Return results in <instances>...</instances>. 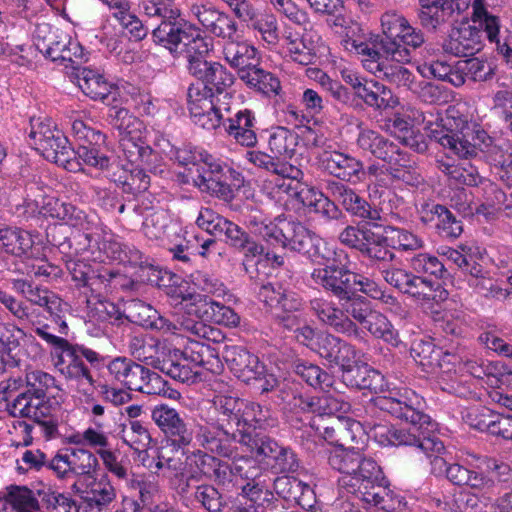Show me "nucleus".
Instances as JSON below:
<instances>
[{
	"label": "nucleus",
	"mask_w": 512,
	"mask_h": 512,
	"mask_svg": "<svg viewBox=\"0 0 512 512\" xmlns=\"http://www.w3.org/2000/svg\"><path fill=\"white\" fill-rule=\"evenodd\" d=\"M423 406L424 399L410 391H406L400 400L393 398L386 401L384 407L406 421L409 427L377 426L371 431L372 436L381 446H415L431 459L434 474H445L454 485H466L478 493H491L495 486L492 479L470 467L458 463L447 464L441 456L445 446L434 434L437 424L422 412Z\"/></svg>",
	"instance_id": "1"
},
{
	"label": "nucleus",
	"mask_w": 512,
	"mask_h": 512,
	"mask_svg": "<svg viewBox=\"0 0 512 512\" xmlns=\"http://www.w3.org/2000/svg\"><path fill=\"white\" fill-rule=\"evenodd\" d=\"M434 108L419 112L410 109L409 117L417 124H423L427 136L436 141L448 153L460 158L486 153L488 161L499 171V177L512 183V152L492 145V139L475 123L468 121L455 107H449L444 116L434 113Z\"/></svg>",
	"instance_id": "2"
},
{
	"label": "nucleus",
	"mask_w": 512,
	"mask_h": 512,
	"mask_svg": "<svg viewBox=\"0 0 512 512\" xmlns=\"http://www.w3.org/2000/svg\"><path fill=\"white\" fill-rule=\"evenodd\" d=\"M381 40L383 54L369 44L347 39L344 46L361 56L363 67L370 73L383 76L398 86H410L412 73L402 64L410 62L412 51L424 43L421 30L410 25L409 21L396 12H386L381 17Z\"/></svg>",
	"instance_id": "3"
},
{
	"label": "nucleus",
	"mask_w": 512,
	"mask_h": 512,
	"mask_svg": "<svg viewBox=\"0 0 512 512\" xmlns=\"http://www.w3.org/2000/svg\"><path fill=\"white\" fill-rule=\"evenodd\" d=\"M411 356L427 373L436 377L443 391L462 398L476 397V394L463 384L464 375L460 374L463 370L492 388H512V370L500 361L478 357L461 362L457 355L443 352L429 340L414 341Z\"/></svg>",
	"instance_id": "4"
},
{
	"label": "nucleus",
	"mask_w": 512,
	"mask_h": 512,
	"mask_svg": "<svg viewBox=\"0 0 512 512\" xmlns=\"http://www.w3.org/2000/svg\"><path fill=\"white\" fill-rule=\"evenodd\" d=\"M246 225L252 234L268 244L307 254L313 261L324 266L347 259L343 251H335L324 239L305 226L285 217L279 216L271 220L262 211L252 209L246 217Z\"/></svg>",
	"instance_id": "5"
},
{
	"label": "nucleus",
	"mask_w": 512,
	"mask_h": 512,
	"mask_svg": "<svg viewBox=\"0 0 512 512\" xmlns=\"http://www.w3.org/2000/svg\"><path fill=\"white\" fill-rule=\"evenodd\" d=\"M168 295L171 298V304L179 310L176 321L183 331L191 335L216 341L219 331L205 324L204 321L227 327H235L239 324V316L230 307L212 301L201 294L187 291L182 285L170 288Z\"/></svg>",
	"instance_id": "6"
},
{
	"label": "nucleus",
	"mask_w": 512,
	"mask_h": 512,
	"mask_svg": "<svg viewBox=\"0 0 512 512\" xmlns=\"http://www.w3.org/2000/svg\"><path fill=\"white\" fill-rule=\"evenodd\" d=\"M244 405V400L231 391L218 392L212 399L201 423L197 425L196 441L205 450L220 457H230L235 453L236 433L233 423Z\"/></svg>",
	"instance_id": "7"
},
{
	"label": "nucleus",
	"mask_w": 512,
	"mask_h": 512,
	"mask_svg": "<svg viewBox=\"0 0 512 512\" xmlns=\"http://www.w3.org/2000/svg\"><path fill=\"white\" fill-rule=\"evenodd\" d=\"M137 357L146 365L158 369L183 383H194L201 374L200 368L212 373H217L222 368L215 349L201 341L192 339L188 340L183 350L174 349L163 360L140 352H138Z\"/></svg>",
	"instance_id": "8"
},
{
	"label": "nucleus",
	"mask_w": 512,
	"mask_h": 512,
	"mask_svg": "<svg viewBox=\"0 0 512 512\" xmlns=\"http://www.w3.org/2000/svg\"><path fill=\"white\" fill-rule=\"evenodd\" d=\"M53 390L58 389L52 375L40 370L31 371L26 375L25 389L7 404V411L13 417H27L37 423H50L60 405Z\"/></svg>",
	"instance_id": "9"
},
{
	"label": "nucleus",
	"mask_w": 512,
	"mask_h": 512,
	"mask_svg": "<svg viewBox=\"0 0 512 512\" xmlns=\"http://www.w3.org/2000/svg\"><path fill=\"white\" fill-rule=\"evenodd\" d=\"M332 469L341 473L339 487L356 496L361 489L371 487L373 481L381 479V468L375 460L366 457L359 449L334 446L328 455Z\"/></svg>",
	"instance_id": "10"
},
{
	"label": "nucleus",
	"mask_w": 512,
	"mask_h": 512,
	"mask_svg": "<svg viewBox=\"0 0 512 512\" xmlns=\"http://www.w3.org/2000/svg\"><path fill=\"white\" fill-rule=\"evenodd\" d=\"M357 146L386 162L387 170L393 179L411 186L420 183L421 176L415 167V162L407 153L377 131L359 125Z\"/></svg>",
	"instance_id": "11"
},
{
	"label": "nucleus",
	"mask_w": 512,
	"mask_h": 512,
	"mask_svg": "<svg viewBox=\"0 0 512 512\" xmlns=\"http://www.w3.org/2000/svg\"><path fill=\"white\" fill-rule=\"evenodd\" d=\"M109 123L119 133V144L124 158L130 164H150L153 150L146 144L145 124L128 109L112 105L108 112Z\"/></svg>",
	"instance_id": "12"
},
{
	"label": "nucleus",
	"mask_w": 512,
	"mask_h": 512,
	"mask_svg": "<svg viewBox=\"0 0 512 512\" xmlns=\"http://www.w3.org/2000/svg\"><path fill=\"white\" fill-rule=\"evenodd\" d=\"M383 277L388 284L407 294L424 311L431 314L438 315L437 307L449 296L448 291L440 283L401 268L385 270Z\"/></svg>",
	"instance_id": "13"
},
{
	"label": "nucleus",
	"mask_w": 512,
	"mask_h": 512,
	"mask_svg": "<svg viewBox=\"0 0 512 512\" xmlns=\"http://www.w3.org/2000/svg\"><path fill=\"white\" fill-rule=\"evenodd\" d=\"M201 166L193 171L190 184L224 201L232 200L234 191L244 182L241 173L213 155L205 156Z\"/></svg>",
	"instance_id": "14"
},
{
	"label": "nucleus",
	"mask_w": 512,
	"mask_h": 512,
	"mask_svg": "<svg viewBox=\"0 0 512 512\" xmlns=\"http://www.w3.org/2000/svg\"><path fill=\"white\" fill-rule=\"evenodd\" d=\"M326 392L329 393L327 389ZM295 405L299 406L303 411L315 413L319 416H333V419L337 422L338 430L344 429L350 433L352 440L366 435L368 438L378 443L372 436L371 431L377 426L389 425L388 423H371L367 421L362 423L349 415H345L350 410V404L344 401L342 397H335L331 394L323 395L318 398L300 397Z\"/></svg>",
	"instance_id": "15"
},
{
	"label": "nucleus",
	"mask_w": 512,
	"mask_h": 512,
	"mask_svg": "<svg viewBox=\"0 0 512 512\" xmlns=\"http://www.w3.org/2000/svg\"><path fill=\"white\" fill-rule=\"evenodd\" d=\"M30 144L48 161L67 170L74 168L75 151L67 137L47 117L32 118L29 132Z\"/></svg>",
	"instance_id": "16"
},
{
	"label": "nucleus",
	"mask_w": 512,
	"mask_h": 512,
	"mask_svg": "<svg viewBox=\"0 0 512 512\" xmlns=\"http://www.w3.org/2000/svg\"><path fill=\"white\" fill-rule=\"evenodd\" d=\"M281 46L284 56L299 65H309L315 59L322 65H337V56L317 32L308 31L300 36L286 30Z\"/></svg>",
	"instance_id": "17"
},
{
	"label": "nucleus",
	"mask_w": 512,
	"mask_h": 512,
	"mask_svg": "<svg viewBox=\"0 0 512 512\" xmlns=\"http://www.w3.org/2000/svg\"><path fill=\"white\" fill-rule=\"evenodd\" d=\"M229 368L241 381L255 382L262 392L273 390L279 383L273 373H268L257 356L240 346L226 347L223 355Z\"/></svg>",
	"instance_id": "18"
},
{
	"label": "nucleus",
	"mask_w": 512,
	"mask_h": 512,
	"mask_svg": "<svg viewBox=\"0 0 512 512\" xmlns=\"http://www.w3.org/2000/svg\"><path fill=\"white\" fill-rule=\"evenodd\" d=\"M55 369L69 382L70 386L83 395H90L95 380L82 360L78 345L65 341L56 350L51 351Z\"/></svg>",
	"instance_id": "19"
},
{
	"label": "nucleus",
	"mask_w": 512,
	"mask_h": 512,
	"mask_svg": "<svg viewBox=\"0 0 512 512\" xmlns=\"http://www.w3.org/2000/svg\"><path fill=\"white\" fill-rule=\"evenodd\" d=\"M91 120L74 118L71 123V134L79 147L75 155L86 165L96 169H107L110 165V158L102 150L106 137L98 129L90 124Z\"/></svg>",
	"instance_id": "20"
},
{
	"label": "nucleus",
	"mask_w": 512,
	"mask_h": 512,
	"mask_svg": "<svg viewBox=\"0 0 512 512\" xmlns=\"http://www.w3.org/2000/svg\"><path fill=\"white\" fill-rule=\"evenodd\" d=\"M259 297L287 329L300 324L299 316L292 314L303 306L302 298L296 292L269 283L261 287Z\"/></svg>",
	"instance_id": "21"
},
{
	"label": "nucleus",
	"mask_w": 512,
	"mask_h": 512,
	"mask_svg": "<svg viewBox=\"0 0 512 512\" xmlns=\"http://www.w3.org/2000/svg\"><path fill=\"white\" fill-rule=\"evenodd\" d=\"M345 381L349 383L352 387H356L359 389H369L375 393H383V395L378 396L376 398V405L384 411H387L391 415L399 418L396 414L392 413L388 408L384 407V403L388 400L398 399L403 397V394L406 391H410L414 393L413 390L403 387V388H390L389 385L385 382L383 375L377 370L367 366H356L354 368L353 373L348 375H343ZM415 394H417L415 392Z\"/></svg>",
	"instance_id": "22"
},
{
	"label": "nucleus",
	"mask_w": 512,
	"mask_h": 512,
	"mask_svg": "<svg viewBox=\"0 0 512 512\" xmlns=\"http://www.w3.org/2000/svg\"><path fill=\"white\" fill-rule=\"evenodd\" d=\"M188 110L193 123L205 130L221 128L224 114L217 108L205 87L191 84L188 89Z\"/></svg>",
	"instance_id": "23"
},
{
	"label": "nucleus",
	"mask_w": 512,
	"mask_h": 512,
	"mask_svg": "<svg viewBox=\"0 0 512 512\" xmlns=\"http://www.w3.org/2000/svg\"><path fill=\"white\" fill-rule=\"evenodd\" d=\"M91 239L84 234L88 242L87 253L91 254L92 261L105 263L106 261H118L124 263L128 260L127 252L123 249L118 239L99 224L93 216V225L90 229Z\"/></svg>",
	"instance_id": "24"
},
{
	"label": "nucleus",
	"mask_w": 512,
	"mask_h": 512,
	"mask_svg": "<svg viewBox=\"0 0 512 512\" xmlns=\"http://www.w3.org/2000/svg\"><path fill=\"white\" fill-rule=\"evenodd\" d=\"M172 450L170 446L146 450L139 455V459L144 467L168 478L174 486L181 487L186 477L185 467L179 457L170 456Z\"/></svg>",
	"instance_id": "25"
},
{
	"label": "nucleus",
	"mask_w": 512,
	"mask_h": 512,
	"mask_svg": "<svg viewBox=\"0 0 512 512\" xmlns=\"http://www.w3.org/2000/svg\"><path fill=\"white\" fill-rule=\"evenodd\" d=\"M39 213L46 218L56 219L62 224L86 233L89 239L92 237L90 229L93 225V217H89L84 211L70 203L54 197H44Z\"/></svg>",
	"instance_id": "26"
},
{
	"label": "nucleus",
	"mask_w": 512,
	"mask_h": 512,
	"mask_svg": "<svg viewBox=\"0 0 512 512\" xmlns=\"http://www.w3.org/2000/svg\"><path fill=\"white\" fill-rule=\"evenodd\" d=\"M320 167L328 174L347 182H357L364 175L362 161L339 151L325 150L319 156Z\"/></svg>",
	"instance_id": "27"
},
{
	"label": "nucleus",
	"mask_w": 512,
	"mask_h": 512,
	"mask_svg": "<svg viewBox=\"0 0 512 512\" xmlns=\"http://www.w3.org/2000/svg\"><path fill=\"white\" fill-rule=\"evenodd\" d=\"M246 450L249 452L255 450L256 455L262 457L264 464L275 473H285L294 470L297 466L294 453L268 437L258 440L253 438L252 445L246 447Z\"/></svg>",
	"instance_id": "28"
},
{
	"label": "nucleus",
	"mask_w": 512,
	"mask_h": 512,
	"mask_svg": "<svg viewBox=\"0 0 512 512\" xmlns=\"http://www.w3.org/2000/svg\"><path fill=\"white\" fill-rule=\"evenodd\" d=\"M343 260L316 268L312 273L315 283L330 290L339 299L353 292L354 273L348 270Z\"/></svg>",
	"instance_id": "29"
},
{
	"label": "nucleus",
	"mask_w": 512,
	"mask_h": 512,
	"mask_svg": "<svg viewBox=\"0 0 512 512\" xmlns=\"http://www.w3.org/2000/svg\"><path fill=\"white\" fill-rule=\"evenodd\" d=\"M42 248L39 235H33L21 229L0 230V249L8 254L39 259L42 255Z\"/></svg>",
	"instance_id": "30"
},
{
	"label": "nucleus",
	"mask_w": 512,
	"mask_h": 512,
	"mask_svg": "<svg viewBox=\"0 0 512 512\" xmlns=\"http://www.w3.org/2000/svg\"><path fill=\"white\" fill-rule=\"evenodd\" d=\"M189 72L205 87L212 96V91L222 93L234 83V75L218 62H208L206 59L192 60Z\"/></svg>",
	"instance_id": "31"
},
{
	"label": "nucleus",
	"mask_w": 512,
	"mask_h": 512,
	"mask_svg": "<svg viewBox=\"0 0 512 512\" xmlns=\"http://www.w3.org/2000/svg\"><path fill=\"white\" fill-rule=\"evenodd\" d=\"M185 478L182 489L188 486L189 480L199 479L201 476L214 477L219 482L227 481L228 465L221 463L216 457L203 451H196L186 458L184 463Z\"/></svg>",
	"instance_id": "32"
},
{
	"label": "nucleus",
	"mask_w": 512,
	"mask_h": 512,
	"mask_svg": "<svg viewBox=\"0 0 512 512\" xmlns=\"http://www.w3.org/2000/svg\"><path fill=\"white\" fill-rule=\"evenodd\" d=\"M484 27H476L468 23H462L454 28L449 38L444 42L445 52L455 56H471L479 52L483 47Z\"/></svg>",
	"instance_id": "33"
},
{
	"label": "nucleus",
	"mask_w": 512,
	"mask_h": 512,
	"mask_svg": "<svg viewBox=\"0 0 512 512\" xmlns=\"http://www.w3.org/2000/svg\"><path fill=\"white\" fill-rule=\"evenodd\" d=\"M373 481L371 487L361 489L355 496L369 506L384 512H403L408 508L406 497L399 491Z\"/></svg>",
	"instance_id": "34"
},
{
	"label": "nucleus",
	"mask_w": 512,
	"mask_h": 512,
	"mask_svg": "<svg viewBox=\"0 0 512 512\" xmlns=\"http://www.w3.org/2000/svg\"><path fill=\"white\" fill-rule=\"evenodd\" d=\"M310 305L316 317L323 324L330 326L338 333L359 336L360 332L356 323L346 315L343 308L337 307L332 301L315 298L311 300Z\"/></svg>",
	"instance_id": "35"
},
{
	"label": "nucleus",
	"mask_w": 512,
	"mask_h": 512,
	"mask_svg": "<svg viewBox=\"0 0 512 512\" xmlns=\"http://www.w3.org/2000/svg\"><path fill=\"white\" fill-rule=\"evenodd\" d=\"M76 83L81 91L93 100H99L111 106L117 101L118 88L108 82L98 70L89 67L79 70Z\"/></svg>",
	"instance_id": "36"
},
{
	"label": "nucleus",
	"mask_w": 512,
	"mask_h": 512,
	"mask_svg": "<svg viewBox=\"0 0 512 512\" xmlns=\"http://www.w3.org/2000/svg\"><path fill=\"white\" fill-rule=\"evenodd\" d=\"M152 419L171 439L173 445L183 447L192 441V431L187 428L175 409L167 405L156 406L152 410Z\"/></svg>",
	"instance_id": "37"
},
{
	"label": "nucleus",
	"mask_w": 512,
	"mask_h": 512,
	"mask_svg": "<svg viewBox=\"0 0 512 512\" xmlns=\"http://www.w3.org/2000/svg\"><path fill=\"white\" fill-rule=\"evenodd\" d=\"M256 119L251 110L237 111L233 116H225L221 128L236 143L252 147L257 143L255 132Z\"/></svg>",
	"instance_id": "38"
},
{
	"label": "nucleus",
	"mask_w": 512,
	"mask_h": 512,
	"mask_svg": "<svg viewBox=\"0 0 512 512\" xmlns=\"http://www.w3.org/2000/svg\"><path fill=\"white\" fill-rule=\"evenodd\" d=\"M329 188L332 195L342 203L349 213L368 220L373 226H380L379 222L382 220L380 211L372 208L365 199L357 195L351 188L337 182H333Z\"/></svg>",
	"instance_id": "39"
},
{
	"label": "nucleus",
	"mask_w": 512,
	"mask_h": 512,
	"mask_svg": "<svg viewBox=\"0 0 512 512\" xmlns=\"http://www.w3.org/2000/svg\"><path fill=\"white\" fill-rule=\"evenodd\" d=\"M71 36L49 24L37 25L35 39L37 48L52 61H60L66 50Z\"/></svg>",
	"instance_id": "40"
},
{
	"label": "nucleus",
	"mask_w": 512,
	"mask_h": 512,
	"mask_svg": "<svg viewBox=\"0 0 512 512\" xmlns=\"http://www.w3.org/2000/svg\"><path fill=\"white\" fill-rule=\"evenodd\" d=\"M129 316L133 321L162 332L164 335H176L182 330L180 325L173 323L159 313L150 305L142 301H133L128 306Z\"/></svg>",
	"instance_id": "41"
},
{
	"label": "nucleus",
	"mask_w": 512,
	"mask_h": 512,
	"mask_svg": "<svg viewBox=\"0 0 512 512\" xmlns=\"http://www.w3.org/2000/svg\"><path fill=\"white\" fill-rule=\"evenodd\" d=\"M449 6H452L453 15L461 14L466 11L470 5L473 9V22L484 27L486 36L489 41L496 40L497 33L500 30L498 17L491 15L484 7L483 0H443Z\"/></svg>",
	"instance_id": "42"
},
{
	"label": "nucleus",
	"mask_w": 512,
	"mask_h": 512,
	"mask_svg": "<svg viewBox=\"0 0 512 512\" xmlns=\"http://www.w3.org/2000/svg\"><path fill=\"white\" fill-rule=\"evenodd\" d=\"M256 54V48L248 42L240 40L239 35L226 41L223 46L224 59L232 68L237 69L240 79L242 71L249 72L256 66L251 63L256 58Z\"/></svg>",
	"instance_id": "43"
},
{
	"label": "nucleus",
	"mask_w": 512,
	"mask_h": 512,
	"mask_svg": "<svg viewBox=\"0 0 512 512\" xmlns=\"http://www.w3.org/2000/svg\"><path fill=\"white\" fill-rule=\"evenodd\" d=\"M172 19H163L160 25L153 30L154 42L162 45L172 54L184 52V43L189 38V25L179 26L171 22Z\"/></svg>",
	"instance_id": "44"
},
{
	"label": "nucleus",
	"mask_w": 512,
	"mask_h": 512,
	"mask_svg": "<svg viewBox=\"0 0 512 512\" xmlns=\"http://www.w3.org/2000/svg\"><path fill=\"white\" fill-rule=\"evenodd\" d=\"M357 97L361 98L366 105L376 110H390L399 105V99L393 94L391 89L373 79L363 83V88Z\"/></svg>",
	"instance_id": "45"
},
{
	"label": "nucleus",
	"mask_w": 512,
	"mask_h": 512,
	"mask_svg": "<svg viewBox=\"0 0 512 512\" xmlns=\"http://www.w3.org/2000/svg\"><path fill=\"white\" fill-rule=\"evenodd\" d=\"M123 385L129 390L148 395L160 394L163 391L162 378L137 363L132 366Z\"/></svg>",
	"instance_id": "46"
},
{
	"label": "nucleus",
	"mask_w": 512,
	"mask_h": 512,
	"mask_svg": "<svg viewBox=\"0 0 512 512\" xmlns=\"http://www.w3.org/2000/svg\"><path fill=\"white\" fill-rule=\"evenodd\" d=\"M494 74V66L492 63L480 59L470 58L458 61V71L453 78V86H462L466 78H471L474 81H486Z\"/></svg>",
	"instance_id": "47"
},
{
	"label": "nucleus",
	"mask_w": 512,
	"mask_h": 512,
	"mask_svg": "<svg viewBox=\"0 0 512 512\" xmlns=\"http://www.w3.org/2000/svg\"><path fill=\"white\" fill-rule=\"evenodd\" d=\"M88 260H92L91 255H86L83 256L82 259L69 261L67 263V268L72 279L77 282L78 285H93L96 278L110 280L118 274V272L114 270L104 268L102 270L95 269L90 264L86 263Z\"/></svg>",
	"instance_id": "48"
},
{
	"label": "nucleus",
	"mask_w": 512,
	"mask_h": 512,
	"mask_svg": "<svg viewBox=\"0 0 512 512\" xmlns=\"http://www.w3.org/2000/svg\"><path fill=\"white\" fill-rule=\"evenodd\" d=\"M386 125L390 133L402 144L419 153H423L427 150L428 145L423 136L416 134L412 125L400 114H395L394 117L389 120Z\"/></svg>",
	"instance_id": "49"
},
{
	"label": "nucleus",
	"mask_w": 512,
	"mask_h": 512,
	"mask_svg": "<svg viewBox=\"0 0 512 512\" xmlns=\"http://www.w3.org/2000/svg\"><path fill=\"white\" fill-rule=\"evenodd\" d=\"M295 202L312 208L315 212L321 213L328 218H334L338 213V209L332 201L321 191L305 183L301 184Z\"/></svg>",
	"instance_id": "50"
},
{
	"label": "nucleus",
	"mask_w": 512,
	"mask_h": 512,
	"mask_svg": "<svg viewBox=\"0 0 512 512\" xmlns=\"http://www.w3.org/2000/svg\"><path fill=\"white\" fill-rule=\"evenodd\" d=\"M302 182L294 179H282L279 175H270L265 180L264 189L276 202L288 205L295 201Z\"/></svg>",
	"instance_id": "51"
},
{
	"label": "nucleus",
	"mask_w": 512,
	"mask_h": 512,
	"mask_svg": "<svg viewBox=\"0 0 512 512\" xmlns=\"http://www.w3.org/2000/svg\"><path fill=\"white\" fill-rule=\"evenodd\" d=\"M241 80L247 86L265 95H277L281 89L279 79L272 73L255 66L249 72L242 71Z\"/></svg>",
	"instance_id": "52"
},
{
	"label": "nucleus",
	"mask_w": 512,
	"mask_h": 512,
	"mask_svg": "<svg viewBox=\"0 0 512 512\" xmlns=\"http://www.w3.org/2000/svg\"><path fill=\"white\" fill-rule=\"evenodd\" d=\"M453 16L452 6L443 0H422L419 18L426 28L436 29Z\"/></svg>",
	"instance_id": "53"
},
{
	"label": "nucleus",
	"mask_w": 512,
	"mask_h": 512,
	"mask_svg": "<svg viewBox=\"0 0 512 512\" xmlns=\"http://www.w3.org/2000/svg\"><path fill=\"white\" fill-rule=\"evenodd\" d=\"M297 144L298 136L285 127H275L269 133L268 146L275 157H292Z\"/></svg>",
	"instance_id": "54"
},
{
	"label": "nucleus",
	"mask_w": 512,
	"mask_h": 512,
	"mask_svg": "<svg viewBox=\"0 0 512 512\" xmlns=\"http://www.w3.org/2000/svg\"><path fill=\"white\" fill-rule=\"evenodd\" d=\"M253 405V402L244 401V405L241 406L233 423L236 440L239 442L240 446L243 447H250L253 438H255L253 428L255 409Z\"/></svg>",
	"instance_id": "55"
},
{
	"label": "nucleus",
	"mask_w": 512,
	"mask_h": 512,
	"mask_svg": "<svg viewBox=\"0 0 512 512\" xmlns=\"http://www.w3.org/2000/svg\"><path fill=\"white\" fill-rule=\"evenodd\" d=\"M362 327L372 336L382 339L392 346H397L399 343L397 330L394 329L386 316L376 310H374Z\"/></svg>",
	"instance_id": "56"
},
{
	"label": "nucleus",
	"mask_w": 512,
	"mask_h": 512,
	"mask_svg": "<svg viewBox=\"0 0 512 512\" xmlns=\"http://www.w3.org/2000/svg\"><path fill=\"white\" fill-rule=\"evenodd\" d=\"M210 155L207 151L199 148L191 149L185 147L176 149L174 159L179 165L185 167L182 182L190 184L194 174L193 171L196 170L195 168L202 167L201 164H204L205 156Z\"/></svg>",
	"instance_id": "57"
},
{
	"label": "nucleus",
	"mask_w": 512,
	"mask_h": 512,
	"mask_svg": "<svg viewBox=\"0 0 512 512\" xmlns=\"http://www.w3.org/2000/svg\"><path fill=\"white\" fill-rule=\"evenodd\" d=\"M385 240L393 249L415 251L423 247V241L417 235L405 229L387 226L384 229Z\"/></svg>",
	"instance_id": "58"
},
{
	"label": "nucleus",
	"mask_w": 512,
	"mask_h": 512,
	"mask_svg": "<svg viewBox=\"0 0 512 512\" xmlns=\"http://www.w3.org/2000/svg\"><path fill=\"white\" fill-rule=\"evenodd\" d=\"M295 373L308 385L322 391H326V389L333 385V377L327 372H324L319 366L312 363H297L295 365Z\"/></svg>",
	"instance_id": "59"
},
{
	"label": "nucleus",
	"mask_w": 512,
	"mask_h": 512,
	"mask_svg": "<svg viewBox=\"0 0 512 512\" xmlns=\"http://www.w3.org/2000/svg\"><path fill=\"white\" fill-rule=\"evenodd\" d=\"M120 437L131 449L139 452V455L146 451L151 440L147 429L138 420H130L123 425Z\"/></svg>",
	"instance_id": "60"
},
{
	"label": "nucleus",
	"mask_w": 512,
	"mask_h": 512,
	"mask_svg": "<svg viewBox=\"0 0 512 512\" xmlns=\"http://www.w3.org/2000/svg\"><path fill=\"white\" fill-rule=\"evenodd\" d=\"M340 300L343 301L341 305L346 315L351 316L352 321L356 324L359 323L361 326L367 322V319L374 312L371 303L366 298L353 292L346 294Z\"/></svg>",
	"instance_id": "61"
},
{
	"label": "nucleus",
	"mask_w": 512,
	"mask_h": 512,
	"mask_svg": "<svg viewBox=\"0 0 512 512\" xmlns=\"http://www.w3.org/2000/svg\"><path fill=\"white\" fill-rule=\"evenodd\" d=\"M274 487L276 492L283 498L302 503L304 498L313 494L311 487L303 481L294 477H278Z\"/></svg>",
	"instance_id": "62"
},
{
	"label": "nucleus",
	"mask_w": 512,
	"mask_h": 512,
	"mask_svg": "<svg viewBox=\"0 0 512 512\" xmlns=\"http://www.w3.org/2000/svg\"><path fill=\"white\" fill-rule=\"evenodd\" d=\"M439 168L444 172L455 184H464L468 186L478 185L481 181L479 172L475 166L470 163L454 165L441 162Z\"/></svg>",
	"instance_id": "63"
},
{
	"label": "nucleus",
	"mask_w": 512,
	"mask_h": 512,
	"mask_svg": "<svg viewBox=\"0 0 512 512\" xmlns=\"http://www.w3.org/2000/svg\"><path fill=\"white\" fill-rule=\"evenodd\" d=\"M6 502L15 512H38L39 504L33 492L21 486H13L9 489Z\"/></svg>",
	"instance_id": "64"
}]
</instances>
